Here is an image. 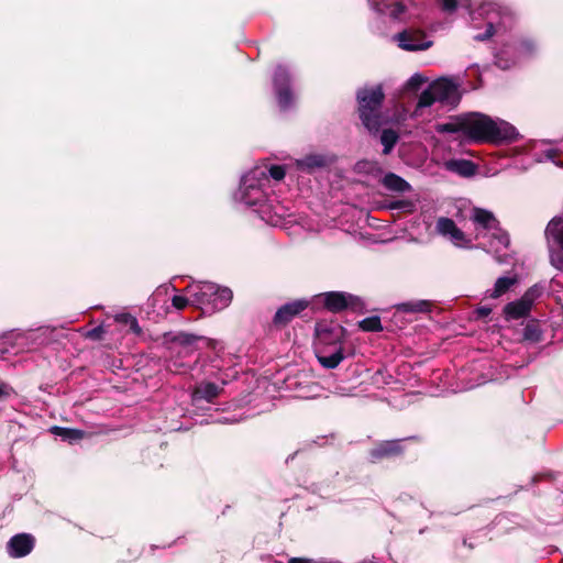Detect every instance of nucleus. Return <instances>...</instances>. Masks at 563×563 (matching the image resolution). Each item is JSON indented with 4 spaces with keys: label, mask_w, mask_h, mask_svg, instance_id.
I'll use <instances>...</instances> for the list:
<instances>
[{
    "label": "nucleus",
    "mask_w": 563,
    "mask_h": 563,
    "mask_svg": "<svg viewBox=\"0 0 563 563\" xmlns=\"http://www.w3.org/2000/svg\"><path fill=\"white\" fill-rule=\"evenodd\" d=\"M490 246L494 247L496 251H499L501 249H508L510 245V239L509 234L504 231L499 225L498 229H494L490 231Z\"/></svg>",
    "instance_id": "obj_25"
},
{
    "label": "nucleus",
    "mask_w": 563,
    "mask_h": 563,
    "mask_svg": "<svg viewBox=\"0 0 563 563\" xmlns=\"http://www.w3.org/2000/svg\"><path fill=\"white\" fill-rule=\"evenodd\" d=\"M532 303V295L527 291L520 299L506 305L505 314L508 319L523 318L530 312Z\"/></svg>",
    "instance_id": "obj_16"
},
{
    "label": "nucleus",
    "mask_w": 563,
    "mask_h": 563,
    "mask_svg": "<svg viewBox=\"0 0 563 563\" xmlns=\"http://www.w3.org/2000/svg\"><path fill=\"white\" fill-rule=\"evenodd\" d=\"M13 394V388L3 382H0V399H5Z\"/></svg>",
    "instance_id": "obj_39"
},
{
    "label": "nucleus",
    "mask_w": 563,
    "mask_h": 563,
    "mask_svg": "<svg viewBox=\"0 0 563 563\" xmlns=\"http://www.w3.org/2000/svg\"><path fill=\"white\" fill-rule=\"evenodd\" d=\"M128 318L130 319V322H131V329L133 330V332L139 334L141 332V328L139 325V322H137L136 318H133V317L128 316V314H121V316L117 317V320H123V319H128Z\"/></svg>",
    "instance_id": "obj_38"
},
{
    "label": "nucleus",
    "mask_w": 563,
    "mask_h": 563,
    "mask_svg": "<svg viewBox=\"0 0 563 563\" xmlns=\"http://www.w3.org/2000/svg\"><path fill=\"white\" fill-rule=\"evenodd\" d=\"M397 310L407 313L413 312H428L431 310L432 303L429 300H410L400 302L397 306Z\"/></svg>",
    "instance_id": "obj_23"
},
{
    "label": "nucleus",
    "mask_w": 563,
    "mask_h": 563,
    "mask_svg": "<svg viewBox=\"0 0 563 563\" xmlns=\"http://www.w3.org/2000/svg\"><path fill=\"white\" fill-rule=\"evenodd\" d=\"M516 283V278L511 277H499L495 285L494 289L489 292L490 298H498L503 296L509 288Z\"/></svg>",
    "instance_id": "obj_27"
},
{
    "label": "nucleus",
    "mask_w": 563,
    "mask_h": 563,
    "mask_svg": "<svg viewBox=\"0 0 563 563\" xmlns=\"http://www.w3.org/2000/svg\"><path fill=\"white\" fill-rule=\"evenodd\" d=\"M221 388L214 383L205 382L201 383L194 391V397L196 399H205L207 401H212L218 397Z\"/></svg>",
    "instance_id": "obj_22"
},
{
    "label": "nucleus",
    "mask_w": 563,
    "mask_h": 563,
    "mask_svg": "<svg viewBox=\"0 0 563 563\" xmlns=\"http://www.w3.org/2000/svg\"><path fill=\"white\" fill-rule=\"evenodd\" d=\"M372 8L383 14H388L393 20H402L406 13V5L401 2H389V0H368Z\"/></svg>",
    "instance_id": "obj_17"
},
{
    "label": "nucleus",
    "mask_w": 563,
    "mask_h": 563,
    "mask_svg": "<svg viewBox=\"0 0 563 563\" xmlns=\"http://www.w3.org/2000/svg\"><path fill=\"white\" fill-rule=\"evenodd\" d=\"M545 235L551 245L550 262L563 272V219H552L547 225Z\"/></svg>",
    "instance_id": "obj_7"
},
{
    "label": "nucleus",
    "mask_w": 563,
    "mask_h": 563,
    "mask_svg": "<svg viewBox=\"0 0 563 563\" xmlns=\"http://www.w3.org/2000/svg\"><path fill=\"white\" fill-rule=\"evenodd\" d=\"M461 99L459 87L449 79H437L432 81L419 96L413 114L420 115L421 110L429 108L435 102L456 106Z\"/></svg>",
    "instance_id": "obj_4"
},
{
    "label": "nucleus",
    "mask_w": 563,
    "mask_h": 563,
    "mask_svg": "<svg viewBox=\"0 0 563 563\" xmlns=\"http://www.w3.org/2000/svg\"><path fill=\"white\" fill-rule=\"evenodd\" d=\"M53 432L57 435H60L65 440L77 441L84 437V432L77 429L54 427Z\"/></svg>",
    "instance_id": "obj_29"
},
{
    "label": "nucleus",
    "mask_w": 563,
    "mask_h": 563,
    "mask_svg": "<svg viewBox=\"0 0 563 563\" xmlns=\"http://www.w3.org/2000/svg\"><path fill=\"white\" fill-rule=\"evenodd\" d=\"M426 77L422 75L415 74L408 79L407 87L411 90H418L426 82Z\"/></svg>",
    "instance_id": "obj_34"
},
{
    "label": "nucleus",
    "mask_w": 563,
    "mask_h": 563,
    "mask_svg": "<svg viewBox=\"0 0 563 563\" xmlns=\"http://www.w3.org/2000/svg\"><path fill=\"white\" fill-rule=\"evenodd\" d=\"M181 366H183V364H178L177 361H173V360L169 361V363L167 365L169 371L176 372V373L179 372V367H181Z\"/></svg>",
    "instance_id": "obj_41"
},
{
    "label": "nucleus",
    "mask_w": 563,
    "mask_h": 563,
    "mask_svg": "<svg viewBox=\"0 0 563 563\" xmlns=\"http://www.w3.org/2000/svg\"><path fill=\"white\" fill-rule=\"evenodd\" d=\"M273 82L280 109L287 110L294 101L288 70L283 66H278L275 70Z\"/></svg>",
    "instance_id": "obj_10"
},
{
    "label": "nucleus",
    "mask_w": 563,
    "mask_h": 563,
    "mask_svg": "<svg viewBox=\"0 0 563 563\" xmlns=\"http://www.w3.org/2000/svg\"><path fill=\"white\" fill-rule=\"evenodd\" d=\"M360 328L364 331L376 332L383 329L380 318L377 316L368 317L360 321Z\"/></svg>",
    "instance_id": "obj_32"
},
{
    "label": "nucleus",
    "mask_w": 563,
    "mask_h": 563,
    "mask_svg": "<svg viewBox=\"0 0 563 563\" xmlns=\"http://www.w3.org/2000/svg\"><path fill=\"white\" fill-rule=\"evenodd\" d=\"M327 165V158L322 155H308L302 159L297 161L299 169L311 172Z\"/></svg>",
    "instance_id": "obj_24"
},
{
    "label": "nucleus",
    "mask_w": 563,
    "mask_h": 563,
    "mask_svg": "<svg viewBox=\"0 0 563 563\" xmlns=\"http://www.w3.org/2000/svg\"><path fill=\"white\" fill-rule=\"evenodd\" d=\"M398 139H399V135L395 130H393V129L383 130V132L380 134V143L384 146L383 153L385 155H388L393 151L394 146L398 142Z\"/></svg>",
    "instance_id": "obj_26"
},
{
    "label": "nucleus",
    "mask_w": 563,
    "mask_h": 563,
    "mask_svg": "<svg viewBox=\"0 0 563 563\" xmlns=\"http://www.w3.org/2000/svg\"><path fill=\"white\" fill-rule=\"evenodd\" d=\"M478 14L487 21L486 31L474 36V40L478 42L489 40L495 34L496 27L506 25L512 20L510 11L496 2L483 3L478 9Z\"/></svg>",
    "instance_id": "obj_6"
},
{
    "label": "nucleus",
    "mask_w": 563,
    "mask_h": 563,
    "mask_svg": "<svg viewBox=\"0 0 563 563\" xmlns=\"http://www.w3.org/2000/svg\"><path fill=\"white\" fill-rule=\"evenodd\" d=\"M308 307L307 300H295L282 306L274 316L276 325H285Z\"/></svg>",
    "instance_id": "obj_15"
},
{
    "label": "nucleus",
    "mask_w": 563,
    "mask_h": 563,
    "mask_svg": "<svg viewBox=\"0 0 563 563\" xmlns=\"http://www.w3.org/2000/svg\"><path fill=\"white\" fill-rule=\"evenodd\" d=\"M435 130L439 133H462L464 135V117L455 122L440 123Z\"/></svg>",
    "instance_id": "obj_28"
},
{
    "label": "nucleus",
    "mask_w": 563,
    "mask_h": 563,
    "mask_svg": "<svg viewBox=\"0 0 563 563\" xmlns=\"http://www.w3.org/2000/svg\"><path fill=\"white\" fill-rule=\"evenodd\" d=\"M314 353L322 367L328 369L336 368L341 362L353 353L345 354L343 344L314 345Z\"/></svg>",
    "instance_id": "obj_9"
},
{
    "label": "nucleus",
    "mask_w": 563,
    "mask_h": 563,
    "mask_svg": "<svg viewBox=\"0 0 563 563\" xmlns=\"http://www.w3.org/2000/svg\"><path fill=\"white\" fill-rule=\"evenodd\" d=\"M165 343L172 353L179 355H191L196 351L197 336L188 333H165Z\"/></svg>",
    "instance_id": "obj_11"
},
{
    "label": "nucleus",
    "mask_w": 563,
    "mask_h": 563,
    "mask_svg": "<svg viewBox=\"0 0 563 563\" xmlns=\"http://www.w3.org/2000/svg\"><path fill=\"white\" fill-rule=\"evenodd\" d=\"M455 227H456V224L452 219L446 218V217H441L437 221L435 229L439 234L449 238V235L453 232Z\"/></svg>",
    "instance_id": "obj_30"
},
{
    "label": "nucleus",
    "mask_w": 563,
    "mask_h": 563,
    "mask_svg": "<svg viewBox=\"0 0 563 563\" xmlns=\"http://www.w3.org/2000/svg\"><path fill=\"white\" fill-rule=\"evenodd\" d=\"M471 219L476 225L488 232L498 229L499 225V221L495 218L494 213L482 208H474Z\"/></svg>",
    "instance_id": "obj_19"
},
{
    "label": "nucleus",
    "mask_w": 563,
    "mask_h": 563,
    "mask_svg": "<svg viewBox=\"0 0 563 563\" xmlns=\"http://www.w3.org/2000/svg\"><path fill=\"white\" fill-rule=\"evenodd\" d=\"M444 166L449 172L464 177L473 176L476 172L475 164L467 159H449L444 163Z\"/></svg>",
    "instance_id": "obj_20"
},
{
    "label": "nucleus",
    "mask_w": 563,
    "mask_h": 563,
    "mask_svg": "<svg viewBox=\"0 0 563 563\" xmlns=\"http://www.w3.org/2000/svg\"><path fill=\"white\" fill-rule=\"evenodd\" d=\"M520 53L522 54H529L534 51V44L532 41L526 40L520 43L519 47Z\"/></svg>",
    "instance_id": "obj_40"
},
{
    "label": "nucleus",
    "mask_w": 563,
    "mask_h": 563,
    "mask_svg": "<svg viewBox=\"0 0 563 563\" xmlns=\"http://www.w3.org/2000/svg\"><path fill=\"white\" fill-rule=\"evenodd\" d=\"M189 303V299L184 297V296H179V295H175L173 298H172V305L173 307H175L177 310H183L185 309Z\"/></svg>",
    "instance_id": "obj_36"
},
{
    "label": "nucleus",
    "mask_w": 563,
    "mask_h": 563,
    "mask_svg": "<svg viewBox=\"0 0 563 563\" xmlns=\"http://www.w3.org/2000/svg\"><path fill=\"white\" fill-rule=\"evenodd\" d=\"M464 136L475 143H501L516 141L519 133L504 120L474 112L464 117Z\"/></svg>",
    "instance_id": "obj_1"
},
{
    "label": "nucleus",
    "mask_w": 563,
    "mask_h": 563,
    "mask_svg": "<svg viewBox=\"0 0 563 563\" xmlns=\"http://www.w3.org/2000/svg\"><path fill=\"white\" fill-rule=\"evenodd\" d=\"M478 311H479V313H481L482 316H488V314L490 313V311H492V310H490V308H484V307H483V308H481Z\"/></svg>",
    "instance_id": "obj_44"
},
{
    "label": "nucleus",
    "mask_w": 563,
    "mask_h": 563,
    "mask_svg": "<svg viewBox=\"0 0 563 563\" xmlns=\"http://www.w3.org/2000/svg\"><path fill=\"white\" fill-rule=\"evenodd\" d=\"M404 440H387L379 442L373 450L369 452V457L372 462H377L383 459L399 456L404 453V448L401 442Z\"/></svg>",
    "instance_id": "obj_14"
},
{
    "label": "nucleus",
    "mask_w": 563,
    "mask_h": 563,
    "mask_svg": "<svg viewBox=\"0 0 563 563\" xmlns=\"http://www.w3.org/2000/svg\"><path fill=\"white\" fill-rule=\"evenodd\" d=\"M382 184L385 188L396 192H406L411 189V186L408 181H406L402 177L394 174L387 173L383 179Z\"/></svg>",
    "instance_id": "obj_21"
},
{
    "label": "nucleus",
    "mask_w": 563,
    "mask_h": 563,
    "mask_svg": "<svg viewBox=\"0 0 563 563\" xmlns=\"http://www.w3.org/2000/svg\"><path fill=\"white\" fill-rule=\"evenodd\" d=\"M345 329L339 324L317 323L314 345L343 344Z\"/></svg>",
    "instance_id": "obj_12"
},
{
    "label": "nucleus",
    "mask_w": 563,
    "mask_h": 563,
    "mask_svg": "<svg viewBox=\"0 0 563 563\" xmlns=\"http://www.w3.org/2000/svg\"><path fill=\"white\" fill-rule=\"evenodd\" d=\"M266 170L255 167L243 175L238 192V198L247 206H258L264 212L266 195L262 189V181H267Z\"/></svg>",
    "instance_id": "obj_5"
},
{
    "label": "nucleus",
    "mask_w": 563,
    "mask_h": 563,
    "mask_svg": "<svg viewBox=\"0 0 563 563\" xmlns=\"http://www.w3.org/2000/svg\"><path fill=\"white\" fill-rule=\"evenodd\" d=\"M398 47L408 52L426 51L433 45L427 34L419 29H406L394 35Z\"/></svg>",
    "instance_id": "obj_8"
},
{
    "label": "nucleus",
    "mask_w": 563,
    "mask_h": 563,
    "mask_svg": "<svg viewBox=\"0 0 563 563\" xmlns=\"http://www.w3.org/2000/svg\"><path fill=\"white\" fill-rule=\"evenodd\" d=\"M449 239L455 246L459 247H466L470 244V240L466 238L465 233L460 228H457V225L449 235Z\"/></svg>",
    "instance_id": "obj_33"
},
{
    "label": "nucleus",
    "mask_w": 563,
    "mask_h": 563,
    "mask_svg": "<svg viewBox=\"0 0 563 563\" xmlns=\"http://www.w3.org/2000/svg\"><path fill=\"white\" fill-rule=\"evenodd\" d=\"M288 563H316L311 559H303V558H291Z\"/></svg>",
    "instance_id": "obj_42"
},
{
    "label": "nucleus",
    "mask_w": 563,
    "mask_h": 563,
    "mask_svg": "<svg viewBox=\"0 0 563 563\" xmlns=\"http://www.w3.org/2000/svg\"><path fill=\"white\" fill-rule=\"evenodd\" d=\"M35 545V538L30 533H18L10 538L7 543L9 556L14 559L24 558L32 552Z\"/></svg>",
    "instance_id": "obj_13"
},
{
    "label": "nucleus",
    "mask_w": 563,
    "mask_h": 563,
    "mask_svg": "<svg viewBox=\"0 0 563 563\" xmlns=\"http://www.w3.org/2000/svg\"><path fill=\"white\" fill-rule=\"evenodd\" d=\"M532 334H533V329L530 325L526 327L525 336L528 339H532Z\"/></svg>",
    "instance_id": "obj_43"
},
{
    "label": "nucleus",
    "mask_w": 563,
    "mask_h": 563,
    "mask_svg": "<svg viewBox=\"0 0 563 563\" xmlns=\"http://www.w3.org/2000/svg\"><path fill=\"white\" fill-rule=\"evenodd\" d=\"M355 298L345 292L330 291L324 294V306L332 312H339L353 306Z\"/></svg>",
    "instance_id": "obj_18"
},
{
    "label": "nucleus",
    "mask_w": 563,
    "mask_h": 563,
    "mask_svg": "<svg viewBox=\"0 0 563 563\" xmlns=\"http://www.w3.org/2000/svg\"><path fill=\"white\" fill-rule=\"evenodd\" d=\"M441 9L446 13H453L459 5L470 9L472 0H440Z\"/></svg>",
    "instance_id": "obj_31"
},
{
    "label": "nucleus",
    "mask_w": 563,
    "mask_h": 563,
    "mask_svg": "<svg viewBox=\"0 0 563 563\" xmlns=\"http://www.w3.org/2000/svg\"><path fill=\"white\" fill-rule=\"evenodd\" d=\"M104 332H106L104 327L98 325V327L91 329L90 331H88L87 336L92 340H100V339H102V335Z\"/></svg>",
    "instance_id": "obj_37"
},
{
    "label": "nucleus",
    "mask_w": 563,
    "mask_h": 563,
    "mask_svg": "<svg viewBox=\"0 0 563 563\" xmlns=\"http://www.w3.org/2000/svg\"><path fill=\"white\" fill-rule=\"evenodd\" d=\"M186 290L190 294L192 302L208 313L225 309L233 298V292L230 288L221 287L210 282L190 285Z\"/></svg>",
    "instance_id": "obj_3"
},
{
    "label": "nucleus",
    "mask_w": 563,
    "mask_h": 563,
    "mask_svg": "<svg viewBox=\"0 0 563 563\" xmlns=\"http://www.w3.org/2000/svg\"><path fill=\"white\" fill-rule=\"evenodd\" d=\"M269 176L275 180H282L285 177V168L282 165H272L268 168Z\"/></svg>",
    "instance_id": "obj_35"
},
{
    "label": "nucleus",
    "mask_w": 563,
    "mask_h": 563,
    "mask_svg": "<svg viewBox=\"0 0 563 563\" xmlns=\"http://www.w3.org/2000/svg\"><path fill=\"white\" fill-rule=\"evenodd\" d=\"M384 99L385 93L380 85L364 87L356 92L358 117L371 133H377L384 123L382 114Z\"/></svg>",
    "instance_id": "obj_2"
}]
</instances>
